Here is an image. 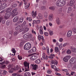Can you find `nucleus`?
<instances>
[{
	"label": "nucleus",
	"mask_w": 76,
	"mask_h": 76,
	"mask_svg": "<svg viewBox=\"0 0 76 76\" xmlns=\"http://www.w3.org/2000/svg\"><path fill=\"white\" fill-rule=\"evenodd\" d=\"M26 21H24L23 22V24H21V26L23 27H24V26H25V25H26Z\"/></svg>",
	"instance_id": "obj_32"
},
{
	"label": "nucleus",
	"mask_w": 76,
	"mask_h": 76,
	"mask_svg": "<svg viewBox=\"0 0 76 76\" xmlns=\"http://www.w3.org/2000/svg\"><path fill=\"white\" fill-rule=\"evenodd\" d=\"M5 13V11H4V10H3L1 11V12H0V14L1 15H4Z\"/></svg>",
	"instance_id": "obj_40"
},
{
	"label": "nucleus",
	"mask_w": 76,
	"mask_h": 76,
	"mask_svg": "<svg viewBox=\"0 0 76 76\" xmlns=\"http://www.w3.org/2000/svg\"><path fill=\"white\" fill-rule=\"evenodd\" d=\"M56 21L57 25H59V24H60L61 22H60V20L59 18H57Z\"/></svg>",
	"instance_id": "obj_19"
},
{
	"label": "nucleus",
	"mask_w": 76,
	"mask_h": 76,
	"mask_svg": "<svg viewBox=\"0 0 76 76\" xmlns=\"http://www.w3.org/2000/svg\"><path fill=\"white\" fill-rule=\"evenodd\" d=\"M32 32L33 34H35V35L36 34V32H35V31L34 30V29H32Z\"/></svg>",
	"instance_id": "obj_53"
},
{
	"label": "nucleus",
	"mask_w": 76,
	"mask_h": 76,
	"mask_svg": "<svg viewBox=\"0 0 76 76\" xmlns=\"http://www.w3.org/2000/svg\"><path fill=\"white\" fill-rule=\"evenodd\" d=\"M44 34L45 36H48V33L47 32H45L44 33Z\"/></svg>",
	"instance_id": "obj_58"
},
{
	"label": "nucleus",
	"mask_w": 76,
	"mask_h": 76,
	"mask_svg": "<svg viewBox=\"0 0 76 76\" xmlns=\"http://www.w3.org/2000/svg\"><path fill=\"white\" fill-rule=\"evenodd\" d=\"M31 47V45L30 43H26L24 46V49L26 50H29Z\"/></svg>",
	"instance_id": "obj_3"
},
{
	"label": "nucleus",
	"mask_w": 76,
	"mask_h": 76,
	"mask_svg": "<svg viewBox=\"0 0 76 76\" xmlns=\"http://www.w3.org/2000/svg\"><path fill=\"white\" fill-rule=\"evenodd\" d=\"M21 26H17L15 28V30L16 31H18V30H19L20 29Z\"/></svg>",
	"instance_id": "obj_28"
},
{
	"label": "nucleus",
	"mask_w": 76,
	"mask_h": 76,
	"mask_svg": "<svg viewBox=\"0 0 76 76\" xmlns=\"http://www.w3.org/2000/svg\"><path fill=\"white\" fill-rule=\"evenodd\" d=\"M32 37V34L29 33H27L23 35V38L24 39H30Z\"/></svg>",
	"instance_id": "obj_2"
},
{
	"label": "nucleus",
	"mask_w": 76,
	"mask_h": 76,
	"mask_svg": "<svg viewBox=\"0 0 76 76\" xmlns=\"http://www.w3.org/2000/svg\"><path fill=\"white\" fill-rule=\"evenodd\" d=\"M39 31H43V28L42 27V26H39Z\"/></svg>",
	"instance_id": "obj_36"
},
{
	"label": "nucleus",
	"mask_w": 76,
	"mask_h": 76,
	"mask_svg": "<svg viewBox=\"0 0 76 76\" xmlns=\"http://www.w3.org/2000/svg\"><path fill=\"white\" fill-rule=\"evenodd\" d=\"M5 67H6V65H4L1 66H0V69H4L5 68Z\"/></svg>",
	"instance_id": "obj_35"
},
{
	"label": "nucleus",
	"mask_w": 76,
	"mask_h": 76,
	"mask_svg": "<svg viewBox=\"0 0 76 76\" xmlns=\"http://www.w3.org/2000/svg\"><path fill=\"white\" fill-rule=\"evenodd\" d=\"M73 31L75 32V33H76V28H72Z\"/></svg>",
	"instance_id": "obj_56"
},
{
	"label": "nucleus",
	"mask_w": 76,
	"mask_h": 76,
	"mask_svg": "<svg viewBox=\"0 0 76 76\" xmlns=\"http://www.w3.org/2000/svg\"><path fill=\"white\" fill-rule=\"evenodd\" d=\"M23 18L21 17L19 19V21L17 22V23L18 25H19V24L22 23L23 22Z\"/></svg>",
	"instance_id": "obj_10"
},
{
	"label": "nucleus",
	"mask_w": 76,
	"mask_h": 76,
	"mask_svg": "<svg viewBox=\"0 0 76 76\" xmlns=\"http://www.w3.org/2000/svg\"><path fill=\"white\" fill-rule=\"evenodd\" d=\"M37 59V57L35 56H33L30 58V59L32 60H35Z\"/></svg>",
	"instance_id": "obj_17"
},
{
	"label": "nucleus",
	"mask_w": 76,
	"mask_h": 76,
	"mask_svg": "<svg viewBox=\"0 0 76 76\" xmlns=\"http://www.w3.org/2000/svg\"><path fill=\"white\" fill-rule=\"evenodd\" d=\"M56 4L57 6H63L66 4V1L64 0H58Z\"/></svg>",
	"instance_id": "obj_1"
},
{
	"label": "nucleus",
	"mask_w": 76,
	"mask_h": 76,
	"mask_svg": "<svg viewBox=\"0 0 76 76\" xmlns=\"http://www.w3.org/2000/svg\"><path fill=\"white\" fill-rule=\"evenodd\" d=\"M49 35H53V31H49Z\"/></svg>",
	"instance_id": "obj_46"
},
{
	"label": "nucleus",
	"mask_w": 76,
	"mask_h": 76,
	"mask_svg": "<svg viewBox=\"0 0 76 76\" xmlns=\"http://www.w3.org/2000/svg\"><path fill=\"white\" fill-rule=\"evenodd\" d=\"M10 23V21L9 20H7L6 22V25H9Z\"/></svg>",
	"instance_id": "obj_39"
},
{
	"label": "nucleus",
	"mask_w": 76,
	"mask_h": 76,
	"mask_svg": "<svg viewBox=\"0 0 76 76\" xmlns=\"http://www.w3.org/2000/svg\"><path fill=\"white\" fill-rule=\"evenodd\" d=\"M49 9L50 10H55V8L54 7H49Z\"/></svg>",
	"instance_id": "obj_49"
},
{
	"label": "nucleus",
	"mask_w": 76,
	"mask_h": 76,
	"mask_svg": "<svg viewBox=\"0 0 76 76\" xmlns=\"http://www.w3.org/2000/svg\"><path fill=\"white\" fill-rule=\"evenodd\" d=\"M14 70H15V69L14 68H12L9 71V72L10 73H13Z\"/></svg>",
	"instance_id": "obj_23"
},
{
	"label": "nucleus",
	"mask_w": 76,
	"mask_h": 76,
	"mask_svg": "<svg viewBox=\"0 0 76 76\" xmlns=\"http://www.w3.org/2000/svg\"><path fill=\"white\" fill-rule=\"evenodd\" d=\"M38 38L39 41L41 40V39H42L44 38V37L42 36H41V35H39L38 36Z\"/></svg>",
	"instance_id": "obj_21"
},
{
	"label": "nucleus",
	"mask_w": 76,
	"mask_h": 76,
	"mask_svg": "<svg viewBox=\"0 0 76 76\" xmlns=\"http://www.w3.org/2000/svg\"><path fill=\"white\" fill-rule=\"evenodd\" d=\"M18 33L19 31H15L14 33V36H16V35L18 34Z\"/></svg>",
	"instance_id": "obj_29"
},
{
	"label": "nucleus",
	"mask_w": 76,
	"mask_h": 76,
	"mask_svg": "<svg viewBox=\"0 0 76 76\" xmlns=\"http://www.w3.org/2000/svg\"><path fill=\"white\" fill-rule=\"evenodd\" d=\"M66 53L67 54H71V51H70L69 50H68L66 51Z\"/></svg>",
	"instance_id": "obj_38"
},
{
	"label": "nucleus",
	"mask_w": 76,
	"mask_h": 76,
	"mask_svg": "<svg viewBox=\"0 0 76 76\" xmlns=\"http://www.w3.org/2000/svg\"><path fill=\"white\" fill-rule=\"evenodd\" d=\"M0 23H2V24H4V23H5V20H4V19L3 17H0Z\"/></svg>",
	"instance_id": "obj_11"
},
{
	"label": "nucleus",
	"mask_w": 76,
	"mask_h": 76,
	"mask_svg": "<svg viewBox=\"0 0 76 76\" xmlns=\"http://www.w3.org/2000/svg\"><path fill=\"white\" fill-rule=\"evenodd\" d=\"M72 31H68L67 34V37H70L72 36Z\"/></svg>",
	"instance_id": "obj_15"
},
{
	"label": "nucleus",
	"mask_w": 76,
	"mask_h": 76,
	"mask_svg": "<svg viewBox=\"0 0 76 76\" xmlns=\"http://www.w3.org/2000/svg\"><path fill=\"white\" fill-rule=\"evenodd\" d=\"M44 17L45 18H47V13L46 12H45V15H44Z\"/></svg>",
	"instance_id": "obj_61"
},
{
	"label": "nucleus",
	"mask_w": 76,
	"mask_h": 76,
	"mask_svg": "<svg viewBox=\"0 0 76 76\" xmlns=\"http://www.w3.org/2000/svg\"><path fill=\"white\" fill-rule=\"evenodd\" d=\"M31 65L33 67L32 69L33 70H37V67H38V65L36 64H31Z\"/></svg>",
	"instance_id": "obj_14"
},
{
	"label": "nucleus",
	"mask_w": 76,
	"mask_h": 76,
	"mask_svg": "<svg viewBox=\"0 0 76 76\" xmlns=\"http://www.w3.org/2000/svg\"><path fill=\"white\" fill-rule=\"evenodd\" d=\"M7 7V5L5 3H3L2 4V6L0 8V9L1 10H3V9H4L5 8H6Z\"/></svg>",
	"instance_id": "obj_13"
},
{
	"label": "nucleus",
	"mask_w": 76,
	"mask_h": 76,
	"mask_svg": "<svg viewBox=\"0 0 76 76\" xmlns=\"http://www.w3.org/2000/svg\"><path fill=\"white\" fill-rule=\"evenodd\" d=\"M10 16H11V12H8L6 13L5 14V16H4V18L5 19L7 20L10 17Z\"/></svg>",
	"instance_id": "obj_6"
},
{
	"label": "nucleus",
	"mask_w": 76,
	"mask_h": 76,
	"mask_svg": "<svg viewBox=\"0 0 76 76\" xmlns=\"http://www.w3.org/2000/svg\"><path fill=\"white\" fill-rule=\"evenodd\" d=\"M12 9L11 8H8L7 10V12H10V11H12Z\"/></svg>",
	"instance_id": "obj_34"
},
{
	"label": "nucleus",
	"mask_w": 76,
	"mask_h": 76,
	"mask_svg": "<svg viewBox=\"0 0 76 76\" xmlns=\"http://www.w3.org/2000/svg\"><path fill=\"white\" fill-rule=\"evenodd\" d=\"M31 15L33 18H35L36 17V15H37V11H35L34 12V11H33L31 13Z\"/></svg>",
	"instance_id": "obj_12"
},
{
	"label": "nucleus",
	"mask_w": 76,
	"mask_h": 76,
	"mask_svg": "<svg viewBox=\"0 0 76 76\" xmlns=\"http://www.w3.org/2000/svg\"><path fill=\"white\" fill-rule=\"evenodd\" d=\"M71 57V56H67L63 59V60L65 62H67V61H68V60Z\"/></svg>",
	"instance_id": "obj_8"
},
{
	"label": "nucleus",
	"mask_w": 76,
	"mask_h": 76,
	"mask_svg": "<svg viewBox=\"0 0 76 76\" xmlns=\"http://www.w3.org/2000/svg\"><path fill=\"white\" fill-rule=\"evenodd\" d=\"M46 50L47 53H49V48H48V47H47L46 48Z\"/></svg>",
	"instance_id": "obj_55"
},
{
	"label": "nucleus",
	"mask_w": 76,
	"mask_h": 76,
	"mask_svg": "<svg viewBox=\"0 0 76 76\" xmlns=\"http://www.w3.org/2000/svg\"><path fill=\"white\" fill-rule=\"evenodd\" d=\"M28 22H31L32 19L30 17H27L26 18Z\"/></svg>",
	"instance_id": "obj_24"
},
{
	"label": "nucleus",
	"mask_w": 76,
	"mask_h": 76,
	"mask_svg": "<svg viewBox=\"0 0 76 76\" xmlns=\"http://www.w3.org/2000/svg\"><path fill=\"white\" fill-rule=\"evenodd\" d=\"M63 41V39L62 38H60L59 39V42H62Z\"/></svg>",
	"instance_id": "obj_60"
},
{
	"label": "nucleus",
	"mask_w": 76,
	"mask_h": 76,
	"mask_svg": "<svg viewBox=\"0 0 76 76\" xmlns=\"http://www.w3.org/2000/svg\"><path fill=\"white\" fill-rule=\"evenodd\" d=\"M21 27H22V28L19 30V32H22V31H23L24 29L25 28L24 27L21 26Z\"/></svg>",
	"instance_id": "obj_37"
},
{
	"label": "nucleus",
	"mask_w": 76,
	"mask_h": 76,
	"mask_svg": "<svg viewBox=\"0 0 76 76\" xmlns=\"http://www.w3.org/2000/svg\"><path fill=\"white\" fill-rule=\"evenodd\" d=\"M15 69L16 70H19V69L21 70V68H20V67H19L18 65H17Z\"/></svg>",
	"instance_id": "obj_44"
},
{
	"label": "nucleus",
	"mask_w": 76,
	"mask_h": 76,
	"mask_svg": "<svg viewBox=\"0 0 76 76\" xmlns=\"http://www.w3.org/2000/svg\"><path fill=\"white\" fill-rule=\"evenodd\" d=\"M38 16L39 19H42L43 18V16L41 14L39 13L38 15Z\"/></svg>",
	"instance_id": "obj_26"
},
{
	"label": "nucleus",
	"mask_w": 76,
	"mask_h": 76,
	"mask_svg": "<svg viewBox=\"0 0 76 76\" xmlns=\"http://www.w3.org/2000/svg\"><path fill=\"white\" fill-rule=\"evenodd\" d=\"M18 57L19 60H22V56H20L19 55H18Z\"/></svg>",
	"instance_id": "obj_43"
},
{
	"label": "nucleus",
	"mask_w": 76,
	"mask_h": 76,
	"mask_svg": "<svg viewBox=\"0 0 76 76\" xmlns=\"http://www.w3.org/2000/svg\"><path fill=\"white\" fill-rule=\"evenodd\" d=\"M64 27V25H61L59 26V28H60L61 29V28H63Z\"/></svg>",
	"instance_id": "obj_62"
},
{
	"label": "nucleus",
	"mask_w": 76,
	"mask_h": 76,
	"mask_svg": "<svg viewBox=\"0 0 76 76\" xmlns=\"http://www.w3.org/2000/svg\"><path fill=\"white\" fill-rule=\"evenodd\" d=\"M76 62V58H73L70 59L69 63L71 64H74Z\"/></svg>",
	"instance_id": "obj_9"
},
{
	"label": "nucleus",
	"mask_w": 76,
	"mask_h": 76,
	"mask_svg": "<svg viewBox=\"0 0 76 76\" xmlns=\"http://www.w3.org/2000/svg\"><path fill=\"white\" fill-rule=\"evenodd\" d=\"M40 23H41L40 20H38L36 21V23H37V24H39Z\"/></svg>",
	"instance_id": "obj_52"
},
{
	"label": "nucleus",
	"mask_w": 76,
	"mask_h": 76,
	"mask_svg": "<svg viewBox=\"0 0 76 76\" xmlns=\"http://www.w3.org/2000/svg\"><path fill=\"white\" fill-rule=\"evenodd\" d=\"M7 72L6 70H4L3 72V75H6V74H7Z\"/></svg>",
	"instance_id": "obj_47"
},
{
	"label": "nucleus",
	"mask_w": 76,
	"mask_h": 76,
	"mask_svg": "<svg viewBox=\"0 0 76 76\" xmlns=\"http://www.w3.org/2000/svg\"><path fill=\"white\" fill-rule=\"evenodd\" d=\"M72 10V8H71V7H69L68 8V13H70V11Z\"/></svg>",
	"instance_id": "obj_41"
},
{
	"label": "nucleus",
	"mask_w": 76,
	"mask_h": 76,
	"mask_svg": "<svg viewBox=\"0 0 76 76\" xmlns=\"http://www.w3.org/2000/svg\"><path fill=\"white\" fill-rule=\"evenodd\" d=\"M42 3L43 4H45L47 3V1L43 0Z\"/></svg>",
	"instance_id": "obj_57"
},
{
	"label": "nucleus",
	"mask_w": 76,
	"mask_h": 76,
	"mask_svg": "<svg viewBox=\"0 0 76 76\" xmlns=\"http://www.w3.org/2000/svg\"><path fill=\"white\" fill-rule=\"evenodd\" d=\"M24 30V31H26V32H28V31H29V28H26Z\"/></svg>",
	"instance_id": "obj_51"
},
{
	"label": "nucleus",
	"mask_w": 76,
	"mask_h": 76,
	"mask_svg": "<svg viewBox=\"0 0 76 76\" xmlns=\"http://www.w3.org/2000/svg\"><path fill=\"white\" fill-rule=\"evenodd\" d=\"M39 32L41 35H42L43 34V31H39Z\"/></svg>",
	"instance_id": "obj_63"
},
{
	"label": "nucleus",
	"mask_w": 76,
	"mask_h": 76,
	"mask_svg": "<svg viewBox=\"0 0 76 76\" xmlns=\"http://www.w3.org/2000/svg\"><path fill=\"white\" fill-rule=\"evenodd\" d=\"M18 19L19 18L18 17H15L13 20V22H16L18 20Z\"/></svg>",
	"instance_id": "obj_20"
},
{
	"label": "nucleus",
	"mask_w": 76,
	"mask_h": 76,
	"mask_svg": "<svg viewBox=\"0 0 76 76\" xmlns=\"http://www.w3.org/2000/svg\"><path fill=\"white\" fill-rule=\"evenodd\" d=\"M75 1H74L73 0H71L70 2V6H73L74 5V4H75Z\"/></svg>",
	"instance_id": "obj_18"
},
{
	"label": "nucleus",
	"mask_w": 76,
	"mask_h": 76,
	"mask_svg": "<svg viewBox=\"0 0 76 76\" xmlns=\"http://www.w3.org/2000/svg\"><path fill=\"white\" fill-rule=\"evenodd\" d=\"M17 6V4H12V7L13 8H15Z\"/></svg>",
	"instance_id": "obj_33"
},
{
	"label": "nucleus",
	"mask_w": 76,
	"mask_h": 76,
	"mask_svg": "<svg viewBox=\"0 0 76 76\" xmlns=\"http://www.w3.org/2000/svg\"><path fill=\"white\" fill-rule=\"evenodd\" d=\"M51 64L52 66H51V68H52V69H53L55 70V66L54 67H54V66H55V64H56V65H57V63H58L57 61L56 60H54V61L52 60L51 61Z\"/></svg>",
	"instance_id": "obj_4"
},
{
	"label": "nucleus",
	"mask_w": 76,
	"mask_h": 76,
	"mask_svg": "<svg viewBox=\"0 0 76 76\" xmlns=\"http://www.w3.org/2000/svg\"><path fill=\"white\" fill-rule=\"evenodd\" d=\"M53 19V14H50L49 16V20L50 21H52Z\"/></svg>",
	"instance_id": "obj_16"
},
{
	"label": "nucleus",
	"mask_w": 76,
	"mask_h": 76,
	"mask_svg": "<svg viewBox=\"0 0 76 76\" xmlns=\"http://www.w3.org/2000/svg\"><path fill=\"white\" fill-rule=\"evenodd\" d=\"M48 73L49 74H50L51 73V71H48Z\"/></svg>",
	"instance_id": "obj_64"
},
{
	"label": "nucleus",
	"mask_w": 76,
	"mask_h": 76,
	"mask_svg": "<svg viewBox=\"0 0 76 76\" xmlns=\"http://www.w3.org/2000/svg\"><path fill=\"white\" fill-rule=\"evenodd\" d=\"M23 1L24 2V3L25 5H26V4H27V2L26 1V0H23Z\"/></svg>",
	"instance_id": "obj_59"
},
{
	"label": "nucleus",
	"mask_w": 76,
	"mask_h": 76,
	"mask_svg": "<svg viewBox=\"0 0 76 76\" xmlns=\"http://www.w3.org/2000/svg\"><path fill=\"white\" fill-rule=\"evenodd\" d=\"M32 50H33V53H35V52L36 51L37 49H36V48L34 47L32 49Z\"/></svg>",
	"instance_id": "obj_45"
},
{
	"label": "nucleus",
	"mask_w": 76,
	"mask_h": 76,
	"mask_svg": "<svg viewBox=\"0 0 76 76\" xmlns=\"http://www.w3.org/2000/svg\"><path fill=\"white\" fill-rule=\"evenodd\" d=\"M24 65L25 66V72L29 71V64L27 62H24Z\"/></svg>",
	"instance_id": "obj_5"
},
{
	"label": "nucleus",
	"mask_w": 76,
	"mask_h": 76,
	"mask_svg": "<svg viewBox=\"0 0 76 76\" xmlns=\"http://www.w3.org/2000/svg\"><path fill=\"white\" fill-rule=\"evenodd\" d=\"M12 51H13V53H16V51L15 50V48H12Z\"/></svg>",
	"instance_id": "obj_54"
},
{
	"label": "nucleus",
	"mask_w": 76,
	"mask_h": 76,
	"mask_svg": "<svg viewBox=\"0 0 76 76\" xmlns=\"http://www.w3.org/2000/svg\"><path fill=\"white\" fill-rule=\"evenodd\" d=\"M71 50L73 53H76V48H73Z\"/></svg>",
	"instance_id": "obj_31"
},
{
	"label": "nucleus",
	"mask_w": 76,
	"mask_h": 76,
	"mask_svg": "<svg viewBox=\"0 0 76 76\" xmlns=\"http://www.w3.org/2000/svg\"><path fill=\"white\" fill-rule=\"evenodd\" d=\"M30 3H29L28 4V5H26V6H25V9H27V8H28V7H29V6H30Z\"/></svg>",
	"instance_id": "obj_42"
},
{
	"label": "nucleus",
	"mask_w": 76,
	"mask_h": 76,
	"mask_svg": "<svg viewBox=\"0 0 76 76\" xmlns=\"http://www.w3.org/2000/svg\"><path fill=\"white\" fill-rule=\"evenodd\" d=\"M35 63L37 64H39L41 63V60L39 59H37Z\"/></svg>",
	"instance_id": "obj_25"
},
{
	"label": "nucleus",
	"mask_w": 76,
	"mask_h": 76,
	"mask_svg": "<svg viewBox=\"0 0 76 76\" xmlns=\"http://www.w3.org/2000/svg\"><path fill=\"white\" fill-rule=\"evenodd\" d=\"M59 48V49H61V48H63V44H60Z\"/></svg>",
	"instance_id": "obj_48"
},
{
	"label": "nucleus",
	"mask_w": 76,
	"mask_h": 76,
	"mask_svg": "<svg viewBox=\"0 0 76 76\" xmlns=\"http://www.w3.org/2000/svg\"><path fill=\"white\" fill-rule=\"evenodd\" d=\"M17 9H15L12 11L11 15L12 17H15V16H16L18 15V13H17Z\"/></svg>",
	"instance_id": "obj_7"
},
{
	"label": "nucleus",
	"mask_w": 76,
	"mask_h": 76,
	"mask_svg": "<svg viewBox=\"0 0 76 76\" xmlns=\"http://www.w3.org/2000/svg\"><path fill=\"white\" fill-rule=\"evenodd\" d=\"M29 75H30V74L29 72H26L24 74V76H29Z\"/></svg>",
	"instance_id": "obj_30"
},
{
	"label": "nucleus",
	"mask_w": 76,
	"mask_h": 76,
	"mask_svg": "<svg viewBox=\"0 0 76 76\" xmlns=\"http://www.w3.org/2000/svg\"><path fill=\"white\" fill-rule=\"evenodd\" d=\"M55 56V55L52 53L50 55V56H49V58H50V59H53V58Z\"/></svg>",
	"instance_id": "obj_22"
},
{
	"label": "nucleus",
	"mask_w": 76,
	"mask_h": 76,
	"mask_svg": "<svg viewBox=\"0 0 76 76\" xmlns=\"http://www.w3.org/2000/svg\"><path fill=\"white\" fill-rule=\"evenodd\" d=\"M54 50L55 52H58L59 51V49L58 47H56L55 48Z\"/></svg>",
	"instance_id": "obj_27"
},
{
	"label": "nucleus",
	"mask_w": 76,
	"mask_h": 76,
	"mask_svg": "<svg viewBox=\"0 0 76 76\" xmlns=\"http://www.w3.org/2000/svg\"><path fill=\"white\" fill-rule=\"evenodd\" d=\"M28 53H34V52L33 51V50H32V49L29 50L28 52Z\"/></svg>",
	"instance_id": "obj_50"
}]
</instances>
